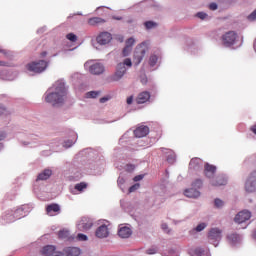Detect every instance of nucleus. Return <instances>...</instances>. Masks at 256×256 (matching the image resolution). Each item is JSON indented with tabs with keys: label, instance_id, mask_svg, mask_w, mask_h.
<instances>
[{
	"label": "nucleus",
	"instance_id": "nucleus-1",
	"mask_svg": "<svg viewBox=\"0 0 256 256\" xmlns=\"http://www.w3.org/2000/svg\"><path fill=\"white\" fill-rule=\"evenodd\" d=\"M67 99V88L64 82H56L45 96L46 103L51 105H63Z\"/></svg>",
	"mask_w": 256,
	"mask_h": 256
},
{
	"label": "nucleus",
	"instance_id": "nucleus-2",
	"mask_svg": "<svg viewBox=\"0 0 256 256\" xmlns=\"http://www.w3.org/2000/svg\"><path fill=\"white\" fill-rule=\"evenodd\" d=\"M132 66H133V62H131L130 58L124 59L123 62H120L117 64L116 71L111 76H109L108 81L110 83L121 81V78L125 77V73H127V67H132Z\"/></svg>",
	"mask_w": 256,
	"mask_h": 256
},
{
	"label": "nucleus",
	"instance_id": "nucleus-3",
	"mask_svg": "<svg viewBox=\"0 0 256 256\" xmlns=\"http://www.w3.org/2000/svg\"><path fill=\"white\" fill-rule=\"evenodd\" d=\"M49 63L45 60H40L38 62H31L26 65L27 71L31 73H43L47 69Z\"/></svg>",
	"mask_w": 256,
	"mask_h": 256
},
{
	"label": "nucleus",
	"instance_id": "nucleus-4",
	"mask_svg": "<svg viewBox=\"0 0 256 256\" xmlns=\"http://www.w3.org/2000/svg\"><path fill=\"white\" fill-rule=\"evenodd\" d=\"M235 41H237V34L235 31H228L222 36V43L224 47H231L235 45Z\"/></svg>",
	"mask_w": 256,
	"mask_h": 256
},
{
	"label": "nucleus",
	"instance_id": "nucleus-5",
	"mask_svg": "<svg viewBox=\"0 0 256 256\" xmlns=\"http://www.w3.org/2000/svg\"><path fill=\"white\" fill-rule=\"evenodd\" d=\"M245 191L254 193L256 191V170L251 172L245 183Z\"/></svg>",
	"mask_w": 256,
	"mask_h": 256
},
{
	"label": "nucleus",
	"instance_id": "nucleus-6",
	"mask_svg": "<svg viewBox=\"0 0 256 256\" xmlns=\"http://www.w3.org/2000/svg\"><path fill=\"white\" fill-rule=\"evenodd\" d=\"M208 239L214 247H217L221 241V230L218 228H212L208 234Z\"/></svg>",
	"mask_w": 256,
	"mask_h": 256
},
{
	"label": "nucleus",
	"instance_id": "nucleus-7",
	"mask_svg": "<svg viewBox=\"0 0 256 256\" xmlns=\"http://www.w3.org/2000/svg\"><path fill=\"white\" fill-rule=\"evenodd\" d=\"M146 53H147V50L145 49L144 44H140L136 47L135 52H134L135 65H139L143 61V57H145Z\"/></svg>",
	"mask_w": 256,
	"mask_h": 256
},
{
	"label": "nucleus",
	"instance_id": "nucleus-8",
	"mask_svg": "<svg viewBox=\"0 0 256 256\" xmlns=\"http://www.w3.org/2000/svg\"><path fill=\"white\" fill-rule=\"evenodd\" d=\"M22 217H25V214L23 213V208H18L14 211L13 214L5 215L4 219L8 223H13V221H17V219H22Z\"/></svg>",
	"mask_w": 256,
	"mask_h": 256
},
{
	"label": "nucleus",
	"instance_id": "nucleus-9",
	"mask_svg": "<svg viewBox=\"0 0 256 256\" xmlns=\"http://www.w3.org/2000/svg\"><path fill=\"white\" fill-rule=\"evenodd\" d=\"M57 248L53 245L44 246L42 249V255L45 256H63L62 252L56 250Z\"/></svg>",
	"mask_w": 256,
	"mask_h": 256
},
{
	"label": "nucleus",
	"instance_id": "nucleus-10",
	"mask_svg": "<svg viewBox=\"0 0 256 256\" xmlns=\"http://www.w3.org/2000/svg\"><path fill=\"white\" fill-rule=\"evenodd\" d=\"M111 39H113L111 33L102 32L97 36L96 41L99 45H107L108 43H111Z\"/></svg>",
	"mask_w": 256,
	"mask_h": 256
},
{
	"label": "nucleus",
	"instance_id": "nucleus-11",
	"mask_svg": "<svg viewBox=\"0 0 256 256\" xmlns=\"http://www.w3.org/2000/svg\"><path fill=\"white\" fill-rule=\"evenodd\" d=\"M251 219V213L248 210L240 211L234 218L235 223H245Z\"/></svg>",
	"mask_w": 256,
	"mask_h": 256
},
{
	"label": "nucleus",
	"instance_id": "nucleus-12",
	"mask_svg": "<svg viewBox=\"0 0 256 256\" xmlns=\"http://www.w3.org/2000/svg\"><path fill=\"white\" fill-rule=\"evenodd\" d=\"M61 213V206L57 203H52L46 206V214L50 217H55V215H59Z\"/></svg>",
	"mask_w": 256,
	"mask_h": 256
},
{
	"label": "nucleus",
	"instance_id": "nucleus-13",
	"mask_svg": "<svg viewBox=\"0 0 256 256\" xmlns=\"http://www.w3.org/2000/svg\"><path fill=\"white\" fill-rule=\"evenodd\" d=\"M79 231H89L93 227V220L89 218H82L77 225Z\"/></svg>",
	"mask_w": 256,
	"mask_h": 256
},
{
	"label": "nucleus",
	"instance_id": "nucleus-14",
	"mask_svg": "<svg viewBox=\"0 0 256 256\" xmlns=\"http://www.w3.org/2000/svg\"><path fill=\"white\" fill-rule=\"evenodd\" d=\"M215 173H217V166L206 163L204 165V175L208 179H213L215 177Z\"/></svg>",
	"mask_w": 256,
	"mask_h": 256
},
{
	"label": "nucleus",
	"instance_id": "nucleus-15",
	"mask_svg": "<svg viewBox=\"0 0 256 256\" xmlns=\"http://www.w3.org/2000/svg\"><path fill=\"white\" fill-rule=\"evenodd\" d=\"M89 71L92 75H101L105 73V66L101 63H96L89 67Z\"/></svg>",
	"mask_w": 256,
	"mask_h": 256
},
{
	"label": "nucleus",
	"instance_id": "nucleus-16",
	"mask_svg": "<svg viewBox=\"0 0 256 256\" xmlns=\"http://www.w3.org/2000/svg\"><path fill=\"white\" fill-rule=\"evenodd\" d=\"M96 237H98V239H105L106 237H109V228L107 225L103 224L97 228Z\"/></svg>",
	"mask_w": 256,
	"mask_h": 256
},
{
	"label": "nucleus",
	"instance_id": "nucleus-17",
	"mask_svg": "<svg viewBox=\"0 0 256 256\" xmlns=\"http://www.w3.org/2000/svg\"><path fill=\"white\" fill-rule=\"evenodd\" d=\"M133 231L131 230V228L127 227V226H121L118 230V235L119 237H121V239H129V237H131Z\"/></svg>",
	"mask_w": 256,
	"mask_h": 256
},
{
	"label": "nucleus",
	"instance_id": "nucleus-18",
	"mask_svg": "<svg viewBox=\"0 0 256 256\" xmlns=\"http://www.w3.org/2000/svg\"><path fill=\"white\" fill-rule=\"evenodd\" d=\"M150 99H151V94L147 91H144L138 94L136 98V103L138 105H143V103H147V101H149Z\"/></svg>",
	"mask_w": 256,
	"mask_h": 256
},
{
	"label": "nucleus",
	"instance_id": "nucleus-19",
	"mask_svg": "<svg viewBox=\"0 0 256 256\" xmlns=\"http://www.w3.org/2000/svg\"><path fill=\"white\" fill-rule=\"evenodd\" d=\"M135 137L141 139V137H147L149 135V127L147 126H139L134 130Z\"/></svg>",
	"mask_w": 256,
	"mask_h": 256
},
{
	"label": "nucleus",
	"instance_id": "nucleus-20",
	"mask_svg": "<svg viewBox=\"0 0 256 256\" xmlns=\"http://www.w3.org/2000/svg\"><path fill=\"white\" fill-rule=\"evenodd\" d=\"M211 185L213 187H221L223 185H227V178H225V176L219 175L211 181Z\"/></svg>",
	"mask_w": 256,
	"mask_h": 256
},
{
	"label": "nucleus",
	"instance_id": "nucleus-21",
	"mask_svg": "<svg viewBox=\"0 0 256 256\" xmlns=\"http://www.w3.org/2000/svg\"><path fill=\"white\" fill-rule=\"evenodd\" d=\"M184 195L190 199H197L201 195V192L195 188L186 189Z\"/></svg>",
	"mask_w": 256,
	"mask_h": 256
},
{
	"label": "nucleus",
	"instance_id": "nucleus-22",
	"mask_svg": "<svg viewBox=\"0 0 256 256\" xmlns=\"http://www.w3.org/2000/svg\"><path fill=\"white\" fill-rule=\"evenodd\" d=\"M64 254L66 256H80L81 249H79L77 247H67L64 249Z\"/></svg>",
	"mask_w": 256,
	"mask_h": 256
},
{
	"label": "nucleus",
	"instance_id": "nucleus-23",
	"mask_svg": "<svg viewBox=\"0 0 256 256\" xmlns=\"http://www.w3.org/2000/svg\"><path fill=\"white\" fill-rule=\"evenodd\" d=\"M105 22H106L105 19L101 17H92V18H89L87 21L90 27H97V25H103V23Z\"/></svg>",
	"mask_w": 256,
	"mask_h": 256
},
{
	"label": "nucleus",
	"instance_id": "nucleus-24",
	"mask_svg": "<svg viewBox=\"0 0 256 256\" xmlns=\"http://www.w3.org/2000/svg\"><path fill=\"white\" fill-rule=\"evenodd\" d=\"M189 169L192 171H199L201 169V159L192 158L189 163Z\"/></svg>",
	"mask_w": 256,
	"mask_h": 256
},
{
	"label": "nucleus",
	"instance_id": "nucleus-25",
	"mask_svg": "<svg viewBox=\"0 0 256 256\" xmlns=\"http://www.w3.org/2000/svg\"><path fill=\"white\" fill-rule=\"evenodd\" d=\"M58 237L59 239H66V241H75V236H71L69 230H60Z\"/></svg>",
	"mask_w": 256,
	"mask_h": 256
},
{
	"label": "nucleus",
	"instance_id": "nucleus-26",
	"mask_svg": "<svg viewBox=\"0 0 256 256\" xmlns=\"http://www.w3.org/2000/svg\"><path fill=\"white\" fill-rule=\"evenodd\" d=\"M52 171L50 169L44 170L42 173H40L37 177V181H47L49 177L52 175Z\"/></svg>",
	"mask_w": 256,
	"mask_h": 256
},
{
	"label": "nucleus",
	"instance_id": "nucleus-27",
	"mask_svg": "<svg viewBox=\"0 0 256 256\" xmlns=\"http://www.w3.org/2000/svg\"><path fill=\"white\" fill-rule=\"evenodd\" d=\"M204 250L202 248H195L190 250L191 256H203Z\"/></svg>",
	"mask_w": 256,
	"mask_h": 256
},
{
	"label": "nucleus",
	"instance_id": "nucleus-28",
	"mask_svg": "<svg viewBox=\"0 0 256 256\" xmlns=\"http://www.w3.org/2000/svg\"><path fill=\"white\" fill-rule=\"evenodd\" d=\"M99 95H101V91H90L86 94V97L88 99H96Z\"/></svg>",
	"mask_w": 256,
	"mask_h": 256
},
{
	"label": "nucleus",
	"instance_id": "nucleus-29",
	"mask_svg": "<svg viewBox=\"0 0 256 256\" xmlns=\"http://www.w3.org/2000/svg\"><path fill=\"white\" fill-rule=\"evenodd\" d=\"M158 59L159 58L157 57V55L150 56V58H149V66L150 67H155L157 65Z\"/></svg>",
	"mask_w": 256,
	"mask_h": 256
},
{
	"label": "nucleus",
	"instance_id": "nucleus-30",
	"mask_svg": "<svg viewBox=\"0 0 256 256\" xmlns=\"http://www.w3.org/2000/svg\"><path fill=\"white\" fill-rule=\"evenodd\" d=\"M227 239L230 243H237V241H239V236L237 234H230L227 236Z\"/></svg>",
	"mask_w": 256,
	"mask_h": 256
},
{
	"label": "nucleus",
	"instance_id": "nucleus-31",
	"mask_svg": "<svg viewBox=\"0 0 256 256\" xmlns=\"http://www.w3.org/2000/svg\"><path fill=\"white\" fill-rule=\"evenodd\" d=\"M76 191H83L84 189H87V183L81 182L75 185Z\"/></svg>",
	"mask_w": 256,
	"mask_h": 256
},
{
	"label": "nucleus",
	"instance_id": "nucleus-32",
	"mask_svg": "<svg viewBox=\"0 0 256 256\" xmlns=\"http://www.w3.org/2000/svg\"><path fill=\"white\" fill-rule=\"evenodd\" d=\"M66 39H68V41H71V43H76L77 35H75L74 33H68L66 35Z\"/></svg>",
	"mask_w": 256,
	"mask_h": 256
},
{
	"label": "nucleus",
	"instance_id": "nucleus-33",
	"mask_svg": "<svg viewBox=\"0 0 256 256\" xmlns=\"http://www.w3.org/2000/svg\"><path fill=\"white\" fill-rule=\"evenodd\" d=\"M146 29H153L155 27H157V23L153 22V21H146L144 23Z\"/></svg>",
	"mask_w": 256,
	"mask_h": 256
},
{
	"label": "nucleus",
	"instance_id": "nucleus-34",
	"mask_svg": "<svg viewBox=\"0 0 256 256\" xmlns=\"http://www.w3.org/2000/svg\"><path fill=\"white\" fill-rule=\"evenodd\" d=\"M192 186L196 187L197 189H201V187H203V181L201 179H197L193 182Z\"/></svg>",
	"mask_w": 256,
	"mask_h": 256
},
{
	"label": "nucleus",
	"instance_id": "nucleus-35",
	"mask_svg": "<svg viewBox=\"0 0 256 256\" xmlns=\"http://www.w3.org/2000/svg\"><path fill=\"white\" fill-rule=\"evenodd\" d=\"M205 227H207V224L206 223H200L196 226L195 228V231H197L198 233L203 231V229H205Z\"/></svg>",
	"mask_w": 256,
	"mask_h": 256
},
{
	"label": "nucleus",
	"instance_id": "nucleus-36",
	"mask_svg": "<svg viewBox=\"0 0 256 256\" xmlns=\"http://www.w3.org/2000/svg\"><path fill=\"white\" fill-rule=\"evenodd\" d=\"M133 45H135V38H129L128 40H126V47L132 48Z\"/></svg>",
	"mask_w": 256,
	"mask_h": 256
},
{
	"label": "nucleus",
	"instance_id": "nucleus-37",
	"mask_svg": "<svg viewBox=\"0 0 256 256\" xmlns=\"http://www.w3.org/2000/svg\"><path fill=\"white\" fill-rule=\"evenodd\" d=\"M139 187H141V185L139 183H136V184L132 185L129 188V193H134V191H137V189H139Z\"/></svg>",
	"mask_w": 256,
	"mask_h": 256
},
{
	"label": "nucleus",
	"instance_id": "nucleus-38",
	"mask_svg": "<svg viewBox=\"0 0 256 256\" xmlns=\"http://www.w3.org/2000/svg\"><path fill=\"white\" fill-rule=\"evenodd\" d=\"M214 205L215 207H217L218 209H220V207H223V201L219 198L215 199L214 201Z\"/></svg>",
	"mask_w": 256,
	"mask_h": 256
},
{
	"label": "nucleus",
	"instance_id": "nucleus-39",
	"mask_svg": "<svg viewBox=\"0 0 256 256\" xmlns=\"http://www.w3.org/2000/svg\"><path fill=\"white\" fill-rule=\"evenodd\" d=\"M77 241H87V235L79 233L76 236Z\"/></svg>",
	"mask_w": 256,
	"mask_h": 256
},
{
	"label": "nucleus",
	"instance_id": "nucleus-40",
	"mask_svg": "<svg viewBox=\"0 0 256 256\" xmlns=\"http://www.w3.org/2000/svg\"><path fill=\"white\" fill-rule=\"evenodd\" d=\"M122 53L124 57H127L131 53V48L129 46H125Z\"/></svg>",
	"mask_w": 256,
	"mask_h": 256
},
{
	"label": "nucleus",
	"instance_id": "nucleus-41",
	"mask_svg": "<svg viewBox=\"0 0 256 256\" xmlns=\"http://www.w3.org/2000/svg\"><path fill=\"white\" fill-rule=\"evenodd\" d=\"M126 171H128V173L135 171V165H133V164L126 165Z\"/></svg>",
	"mask_w": 256,
	"mask_h": 256
},
{
	"label": "nucleus",
	"instance_id": "nucleus-42",
	"mask_svg": "<svg viewBox=\"0 0 256 256\" xmlns=\"http://www.w3.org/2000/svg\"><path fill=\"white\" fill-rule=\"evenodd\" d=\"M196 17H198V19H205L207 17V13H205V12H198L196 14Z\"/></svg>",
	"mask_w": 256,
	"mask_h": 256
},
{
	"label": "nucleus",
	"instance_id": "nucleus-43",
	"mask_svg": "<svg viewBox=\"0 0 256 256\" xmlns=\"http://www.w3.org/2000/svg\"><path fill=\"white\" fill-rule=\"evenodd\" d=\"M147 255H155V253H157V249L155 248H149L148 250H146Z\"/></svg>",
	"mask_w": 256,
	"mask_h": 256
},
{
	"label": "nucleus",
	"instance_id": "nucleus-44",
	"mask_svg": "<svg viewBox=\"0 0 256 256\" xmlns=\"http://www.w3.org/2000/svg\"><path fill=\"white\" fill-rule=\"evenodd\" d=\"M167 161L169 163H173L175 161V154H171L170 156H168Z\"/></svg>",
	"mask_w": 256,
	"mask_h": 256
},
{
	"label": "nucleus",
	"instance_id": "nucleus-45",
	"mask_svg": "<svg viewBox=\"0 0 256 256\" xmlns=\"http://www.w3.org/2000/svg\"><path fill=\"white\" fill-rule=\"evenodd\" d=\"M209 9H210L211 11H216V9H217V3H211V4L209 5Z\"/></svg>",
	"mask_w": 256,
	"mask_h": 256
},
{
	"label": "nucleus",
	"instance_id": "nucleus-46",
	"mask_svg": "<svg viewBox=\"0 0 256 256\" xmlns=\"http://www.w3.org/2000/svg\"><path fill=\"white\" fill-rule=\"evenodd\" d=\"M143 179V175H137L133 178V181L137 183V181H141Z\"/></svg>",
	"mask_w": 256,
	"mask_h": 256
},
{
	"label": "nucleus",
	"instance_id": "nucleus-47",
	"mask_svg": "<svg viewBox=\"0 0 256 256\" xmlns=\"http://www.w3.org/2000/svg\"><path fill=\"white\" fill-rule=\"evenodd\" d=\"M127 105H131L133 103V96H130L126 100Z\"/></svg>",
	"mask_w": 256,
	"mask_h": 256
},
{
	"label": "nucleus",
	"instance_id": "nucleus-48",
	"mask_svg": "<svg viewBox=\"0 0 256 256\" xmlns=\"http://www.w3.org/2000/svg\"><path fill=\"white\" fill-rule=\"evenodd\" d=\"M0 67H9V63L5 61H0Z\"/></svg>",
	"mask_w": 256,
	"mask_h": 256
},
{
	"label": "nucleus",
	"instance_id": "nucleus-49",
	"mask_svg": "<svg viewBox=\"0 0 256 256\" xmlns=\"http://www.w3.org/2000/svg\"><path fill=\"white\" fill-rule=\"evenodd\" d=\"M107 101H109V97L100 98V103H107Z\"/></svg>",
	"mask_w": 256,
	"mask_h": 256
},
{
	"label": "nucleus",
	"instance_id": "nucleus-50",
	"mask_svg": "<svg viewBox=\"0 0 256 256\" xmlns=\"http://www.w3.org/2000/svg\"><path fill=\"white\" fill-rule=\"evenodd\" d=\"M162 229H163V231H165L166 233H169V231H168L169 226H167V224H162Z\"/></svg>",
	"mask_w": 256,
	"mask_h": 256
},
{
	"label": "nucleus",
	"instance_id": "nucleus-51",
	"mask_svg": "<svg viewBox=\"0 0 256 256\" xmlns=\"http://www.w3.org/2000/svg\"><path fill=\"white\" fill-rule=\"evenodd\" d=\"M250 131H252V133H254V135H256V125L251 126Z\"/></svg>",
	"mask_w": 256,
	"mask_h": 256
},
{
	"label": "nucleus",
	"instance_id": "nucleus-52",
	"mask_svg": "<svg viewBox=\"0 0 256 256\" xmlns=\"http://www.w3.org/2000/svg\"><path fill=\"white\" fill-rule=\"evenodd\" d=\"M40 57L42 59H44V57H47V51H43L41 54H40Z\"/></svg>",
	"mask_w": 256,
	"mask_h": 256
},
{
	"label": "nucleus",
	"instance_id": "nucleus-53",
	"mask_svg": "<svg viewBox=\"0 0 256 256\" xmlns=\"http://www.w3.org/2000/svg\"><path fill=\"white\" fill-rule=\"evenodd\" d=\"M66 145V147H72L73 146V142H70L69 144H65Z\"/></svg>",
	"mask_w": 256,
	"mask_h": 256
},
{
	"label": "nucleus",
	"instance_id": "nucleus-54",
	"mask_svg": "<svg viewBox=\"0 0 256 256\" xmlns=\"http://www.w3.org/2000/svg\"><path fill=\"white\" fill-rule=\"evenodd\" d=\"M252 237H253V239H256V230L254 231Z\"/></svg>",
	"mask_w": 256,
	"mask_h": 256
},
{
	"label": "nucleus",
	"instance_id": "nucleus-55",
	"mask_svg": "<svg viewBox=\"0 0 256 256\" xmlns=\"http://www.w3.org/2000/svg\"><path fill=\"white\" fill-rule=\"evenodd\" d=\"M124 181H123V178H121V179H119L118 180V183H123Z\"/></svg>",
	"mask_w": 256,
	"mask_h": 256
},
{
	"label": "nucleus",
	"instance_id": "nucleus-56",
	"mask_svg": "<svg viewBox=\"0 0 256 256\" xmlns=\"http://www.w3.org/2000/svg\"><path fill=\"white\" fill-rule=\"evenodd\" d=\"M114 19H116L117 21H121V18L119 17H114Z\"/></svg>",
	"mask_w": 256,
	"mask_h": 256
},
{
	"label": "nucleus",
	"instance_id": "nucleus-57",
	"mask_svg": "<svg viewBox=\"0 0 256 256\" xmlns=\"http://www.w3.org/2000/svg\"><path fill=\"white\" fill-rule=\"evenodd\" d=\"M84 67H89V62L85 63Z\"/></svg>",
	"mask_w": 256,
	"mask_h": 256
},
{
	"label": "nucleus",
	"instance_id": "nucleus-58",
	"mask_svg": "<svg viewBox=\"0 0 256 256\" xmlns=\"http://www.w3.org/2000/svg\"><path fill=\"white\" fill-rule=\"evenodd\" d=\"M142 83H147V79H146V78L143 79V80H142Z\"/></svg>",
	"mask_w": 256,
	"mask_h": 256
},
{
	"label": "nucleus",
	"instance_id": "nucleus-59",
	"mask_svg": "<svg viewBox=\"0 0 256 256\" xmlns=\"http://www.w3.org/2000/svg\"><path fill=\"white\" fill-rule=\"evenodd\" d=\"M0 115H3V109L0 108Z\"/></svg>",
	"mask_w": 256,
	"mask_h": 256
},
{
	"label": "nucleus",
	"instance_id": "nucleus-60",
	"mask_svg": "<svg viewBox=\"0 0 256 256\" xmlns=\"http://www.w3.org/2000/svg\"><path fill=\"white\" fill-rule=\"evenodd\" d=\"M1 51H3V50L0 49V53H1Z\"/></svg>",
	"mask_w": 256,
	"mask_h": 256
}]
</instances>
